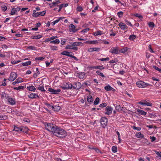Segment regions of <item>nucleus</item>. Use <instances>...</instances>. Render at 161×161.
I'll list each match as a JSON object with an SVG mask.
<instances>
[{
  "label": "nucleus",
  "instance_id": "obj_59",
  "mask_svg": "<svg viewBox=\"0 0 161 161\" xmlns=\"http://www.w3.org/2000/svg\"><path fill=\"white\" fill-rule=\"evenodd\" d=\"M76 10L79 12H81V11L83 10V8L81 7V6H78L77 7Z\"/></svg>",
  "mask_w": 161,
  "mask_h": 161
},
{
  "label": "nucleus",
  "instance_id": "obj_36",
  "mask_svg": "<svg viewBox=\"0 0 161 161\" xmlns=\"http://www.w3.org/2000/svg\"><path fill=\"white\" fill-rule=\"evenodd\" d=\"M50 42L55 44H58L60 43V41L59 39H56L54 40L51 41Z\"/></svg>",
  "mask_w": 161,
  "mask_h": 161
},
{
  "label": "nucleus",
  "instance_id": "obj_51",
  "mask_svg": "<svg viewBox=\"0 0 161 161\" xmlns=\"http://www.w3.org/2000/svg\"><path fill=\"white\" fill-rule=\"evenodd\" d=\"M24 87L23 86H19L18 87H14V90H19L21 89H24Z\"/></svg>",
  "mask_w": 161,
  "mask_h": 161
},
{
  "label": "nucleus",
  "instance_id": "obj_6",
  "mask_svg": "<svg viewBox=\"0 0 161 161\" xmlns=\"http://www.w3.org/2000/svg\"><path fill=\"white\" fill-rule=\"evenodd\" d=\"M138 103V104L143 105H147L148 106H152V103L149 102V100H143L140 101Z\"/></svg>",
  "mask_w": 161,
  "mask_h": 161
},
{
  "label": "nucleus",
  "instance_id": "obj_61",
  "mask_svg": "<svg viewBox=\"0 0 161 161\" xmlns=\"http://www.w3.org/2000/svg\"><path fill=\"white\" fill-rule=\"evenodd\" d=\"M66 42V41L64 39H62L60 41V43L61 45H64L65 44Z\"/></svg>",
  "mask_w": 161,
  "mask_h": 161
},
{
  "label": "nucleus",
  "instance_id": "obj_54",
  "mask_svg": "<svg viewBox=\"0 0 161 161\" xmlns=\"http://www.w3.org/2000/svg\"><path fill=\"white\" fill-rule=\"evenodd\" d=\"M125 22L126 24H127V25H129V26H130L131 27H132L133 25L131 24V23L130 22L127 20H125Z\"/></svg>",
  "mask_w": 161,
  "mask_h": 161
},
{
  "label": "nucleus",
  "instance_id": "obj_58",
  "mask_svg": "<svg viewBox=\"0 0 161 161\" xmlns=\"http://www.w3.org/2000/svg\"><path fill=\"white\" fill-rule=\"evenodd\" d=\"M132 128L134 130H136L138 131H140L141 129V128L140 127H136V126H133Z\"/></svg>",
  "mask_w": 161,
  "mask_h": 161
},
{
  "label": "nucleus",
  "instance_id": "obj_55",
  "mask_svg": "<svg viewBox=\"0 0 161 161\" xmlns=\"http://www.w3.org/2000/svg\"><path fill=\"white\" fill-rule=\"evenodd\" d=\"M107 104L106 103H102L101 104H100L99 105V107H106Z\"/></svg>",
  "mask_w": 161,
  "mask_h": 161
},
{
  "label": "nucleus",
  "instance_id": "obj_8",
  "mask_svg": "<svg viewBox=\"0 0 161 161\" xmlns=\"http://www.w3.org/2000/svg\"><path fill=\"white\" fill-rule=\"evenodd\" d=\"M73 87L72 83L70 82L64 83L62 86H61L62 89L65 90L71 89Z\"/></svg>",
  "mask_w": 161,
  "mask_h": 161
},
{
  "label": "nucleus",
  "instance_id": "obj_18",
  "mask_svg": "<svg viewBox=\"0 0 161 161\" xmlns=\"http://www.w3.org/2000/svg\"><path fill=\"white\" fill-rule=\"evenodd\" d=\"M28 97L31 99H34L36 97H39V96L37 94L35 93H31L30 95H28Z\"/></svg>",
  "mask_w": 161,
  "mask_h": 161
},
{
  "label": "nucleus",
  "instance_id": "obj_47",
  "mask_svg": "<svg viewBox=\"0 0 161 161\" xmlns=\"http://www.w3.org/2000/svg\"><path fill=\"white\" fill-rule=\"evenodd\" d=\"M148 25L149 26V27L153 28L154 27L155 25L153 22H149L148 23Z\"/></svg>",
  "mask_w": 161,
  "mask_h": 161
},
{
  "label": "nucleus",
  "instance_id": "obj_39",
  "mask_svg": "<svg viewBox=\"0 0 161 161\" xmlns=\"http://www.w3.org/2000/svg\"><path fill=\"white\" fill-rule=\"evenodd\" d=\"M136 36L135 35H134V34L130 35L129 37V39H130V40H132L133 41L134 40L136 39Z\"/></svg>",
  "mask_w": 161,
  "mask_h": 161
},
{
  "label": "nucleus",
  "instance_id": "obj_24",
  "mask_svg": "<svg viewBox=\"0 0 161 161\" xmlns=\"http://www.w3.org/2000/svg\"><path fill=\"white\" fill-rule=\"evenodd\" d=\"M61 108V107L58 106V105H55L53 106V110L55 111H58Z\"/></svg>",
  "mask_w": 161,
  "mask_h": 161
},
{
  "label": "nucleus",
  "instance_id": "obj_17",
  "mask_svg": "<svg viewBox=\"0 0 161 161\" xmlns=\"http://www.w3.org/2000/svg\"><path fill=\"white\" fill-rule=\"evenodd\" d=\"M8 102L11 105H14L15 104V101L13 97L9 98L8 99Z\"/></svg>",
  "mask_w": 161,
  "mask_h": 161
},
{
  "label": "nucleus",
  "instance_id": "obj_60",
  "mask_svg": "<svg viewBox=\"0 0 161 161\" xmlns=\"http://www.w3.org/2000/svg\"><path fill=\"white\" fill-rule=\"evenodd\" d=\"M64 18V17H59L58 19H57L56 20L54 21L55 24L58 23L59 21L60 20L62 19H63Z\"/></svg>",
  "mask_w": 161,
  "mask_h": 161
},
{
  "label": "nucleus",
  "instance_id": "obj_13",
  "mask_svg": "<svg viewBox=\"0 0 161 161\" xmlns=\"http://www.w3.org/2000/svg\"><path fill=\"white\" fill-rule=\"evenodd\" d=\"M118 25L121 29L123 30H127L128 28L127 25L123 22H120L119 23Z\"/></svg>",
  "mask_w": 161,
  "mask_h": 161
},
{
  "label": "nucleus",
  "instance_id": "obj_9",
  "mask_svg": "<svg viewBox=\"0 0 161 161\" xmlns=\"http://www.w3.org/2000/svg\"><path fill=\"white\" fill-rule=\"evenodd\" d=\"M17 77V74L15 72H11L10 75V76L8 80L10 81H13Z\"/></svg>",
  "mask_w": 161,
  "mask_h": 161
},
{
  "label": "nucleus",
  "instance_id": "obj_63",
  "mask_svg": "<svg viewBox=\"0 0 161 161\" xmlns=\"http://www.w3.org/2000/svg\"><path fill=\"white\" fill-rule=\"evenodd\" d=\"M156 154L159 157H161V152H158L155 151Z\"/></svg>",
  "mask_w": 161,
  "mask_h": 161
},
{
  "label": "nucleus",
  "instance_id": "obj_53",
  "mask_svg": "<svg viewBox=\"0 0 161 161\" xmlns=\"http://www.w3.org/2000/svg\"><path fill=\"white\" fill-rule=\"evenodd\" d=\"M116 133L117 134L118 136V140H119V142H121V138L120 137V133H119V132L118 131H117L116 132Z\"/></svg>",
  "mask_w": 161,
  "mask_h": 161
},
{
  "label": "nucleus",
  "instance_id": "obj_49",
  "mask_svg": "<svg viewBox=\"0 0 161 161\" xmlns=\"http://www.w3.org/2000/svg\"><path fill=\"white\" fill-rule=\"evenodd\" d=\"M110 59L108 57H107L106 58H101L99 59L98 60L101 61H108Z\"/></svg>",
  "mask_w": 161,
  "mask_h": 161
},
{
  "label": "nucleus",
  "instance_id": "obj_23",
  "mask_svg": "<svg viewBox=\"0 0 161 161\" xmlns=\"http://www.w3.org/2000/svg\"><path fill=\"white\" fill-rule=\"evenodd\" d=\"M136 111L140 114L142 115H146L147 113L146 112L139 109H137Z\"/></svg>",
  "mask_w": 161,
  "mask_h": 161
},
{
  "label": "nucleus",
  "instance_id": "obj_29",
  "mask_svg": "<svg viewBox=\"0 0 161 161\" xmlns=\"http://www.w3.org/2000/svg\"><path fill=\"white\" fill-rule=\"evenodd\" d=\"M83 43L81 42H76L72 43V45L74 46L75 47H76V46H79L81 44H82Z\"/></svg>",
  "mask_w": 161,
  "mask_h": 161
},
{
  "label": "nucleus",
  "instance_id": "obj_3",
  "mask_svg": "<svg viewBox=\"0 0 161 161\" xmlns=\"http://www.w3.org/2000/svg\"><path fill=\"white\" fill-rule=\"evenodd\" d=\"M136 85L137 86L140 88H145L148 86H151V85L149 83L144 82V81L140 80L138 81L136 83Z\"/></svg>",
  "mask_w": 161,
  "mask_h": 161
},
{
  "label": "nucleus",
  "instance_id": "obj_20",
  "mask_svg": "<svg viewBox=\"0 0 161 161\" xmlns=\"http://www.w3.org/2000/svg\"><path fill=\"white\" fill-rule=\"evenodd\" d=\"M87 101L88 103H92L93 102V98L90 94H89V95L87 96Z\"/></svg>",
  "mask_w": 161,
  "mask_h": 161
},
{
  "label": "nucleus",
  "instance_id": "obj_50",
  "mask_svg": "<svg viewBox=\"0 0 161 161\" xmlns=\"http://www.w3.org/2000/svg\"><path fill=\"white\" fill-rule=\"evenodd\" d=\"M89 28H86L81 31L80 32H82L83 33H85L87 32L88 31H89Z\"/></svg>",
  "mask_w": 161,
  "mask_h": 161
},
{
  "label": "nucleus",
  "instance_id": "obj_41",
  "mask_svg": "<svg viewBox=\"0 0 161 161\" xmlns=\"http://www.w3.org/2000/svg\"><path fill=\"white\" fill-rule=\"evenodd\" d=\"M17 12L16 11L15 8H13L11 9L10 14L11 15H14Z\"/></svg>",
  "mask_w": 161,
  "mask_h": 161
},
{
  "label": "nucleus",
  "instance_id": "obj_27",
  "mask_svg": "<svg viewBox=\"0 0 161 161\" xmlns=\"http://www.w3.org/2000/svg\"><path fill=\"white\" fill-rule=\"evenodd\" d=\"M70 28L72 30V31L75 32L77 31V30H75V26L73 25V24H71L70 25Z\"/></svg>",
  "mask_w": 161,
  "mask_h": 161
},
{
  "label": "nucleus",
  "instance_id": "obj_57",
  "mask_svg": "<svg viewBox=\"0 0 161 161\" xmlns=\"http://www.w3.org/2000/svg\"><path fill=\"white\" fill-rule=\"evenodd\" d=\"M39 12H36L34 14H33L32 16L33 17H39Z\"/></svg>",
  "mask_w": 161,
  "mask_h": 161
},
{
  "label": "nucleus",
  "instance_id": "obj_31",
  "mask_svg": "<svg viewBox=\"0 0 161 161\" xmlns=\"http://www.w3.org/2000/svg\"><path fill=\"white\" fill-rule=\"evenodd\" d=\"M96 73L97 75H98L102 77L103 78H104L105 77L103 73L102 72H101L100 70H97L96 72Z\"/></svg>",
  "mask_w": 161,
  "mask_h": 161
},
{
  "label": "nucleus",
  "instance_id": "obj_16",
  "mask_svg": "<svg viewBox=\"0 0 161 161\" xmlns=\"http://www.w3.org/2000/svg\"><path fill=\"white\" fill-rule=\"evenodd\" d=\"M65 49H73L75 51L78 50V48L77 47H75L74 46L72 45V43L71 45H67L66 46V47H65Z\"/></svg>",
  "mask_w": 161,
  "mask_h": 161
},
{
  "label": "nucleus",
  "instance_id": "obj_64",
  "mask_svg": "<svg viewBox=\"0 0 161 161\" xmlns=\"http://www.w3.org/2000/svg\"><path fill=\"white\" fill-rule=\"evenodd\" d=\"M17 80H18V83L23 82V81L22 78H19V77L18 79H17Z\"/></svg>",
  "mask_w": 161,
  "mask_h": 161
},
{
  "label": "nucleus",
  "instance_id": "obj_32",
  "mask_svg": "<svg viewBox=\"0 0 161 161\" xmlns=\"http://www.w3.org/2000/svg\"><path fill=\"white\" fill-rule=\"evenodd\" d=\"M1 96L2 98H7L8 97V94L6 93L5 92H2V94H1Z\"/></svg>",
  "mask_w": 161,
  "mask_h": 161
},
{
  "label": "nucleus",
  "instance_id": "obj_38",
  "mask_svg": "<svg viewBox=\"0 0 161 161\" xmlns=\"http://www.w3.org/2000/svg\"><path fill=\"white\" fill-rule=\"evenodd\" d=\"M136 136L137 138H143L144 135L142 134L140 132H138L136 134Z\"/></svg>",
  "mask_w": 161,
  "mask_h": 161
},
{
  "label": "nucleus",
  "instance_id": "obj_45",
  "mask_svg": "<svg viewBox=\"0 0 161 161\" xmlns=\"http://www.w3.org/2000/svg\"><path fill=\"white\" fill-rule=\"evenodd\" d=\"M61 90L60 89H57V90L54 89L53 90V94H58L59 92H60Z\"/></svg>",
  "mask_w": 161,
  "mask_h": 161
},
{
  "label": "nucleus",
  "instance_id": "obj_48",
  "mask_svg": "<svg viewBox=\"0 0 161 161\" xmlns=\"http://www.w3.org/2000/svg\"><path fill=\"white\" fill-rule=\"evenodd\" d=\"M46 11H43L42 12H39V16H43L45 14Z\"/></svg>",
  "mask_w": 161,
  "mask_h": 161
},
{
  "label": "nucleus",
  "instance_id": "obj_62",
  "mask_svg": "<svg viewBox=\"0 0 161 161\" xmlns=\"http://www.w3.org/2000/svg\"><path fill=\"white\" fill-rule=\"evenodd\" d=\"M2 8L4 12H5L7 9V8L6 6H2Z\"/></svg>",
  "mask_w": 161,
  "mask_h": 161
},
{
  "label": "nucleus",
  "instance_id": "obj_5",
  "mask_svg": "<svg viewBox=\"0 0 161 161\" xmlns=\"http://www.w3.org/2000/svg\"><path fill=\"white\" fill-rule=\"evenodd\" d=\"M109 53H111L113 54H119V47H112L109 50Z\"/></svg>",
  "mask_w": 161,
  "mask_h": 161
},
{
  "label": "nucleus",
  "instance_id": "obj_4",
  "mask_svg": "<svg viewBox=\"0 0 161 161\" xmlns=\"http://www.w3.org/2000/svg\"><path fill=\"white\" fill-rule=\"evenodd\" d=\"M101 126L103 128H105L108 123V119L105 117H102L100 120Z\"/></svg>",
  "mask_w": 161,
  "mask_h": 161
},
{
  "label": "nucleus",
  "instance_id": "obj_56",
  "mask_svg": "<svg viewBox=\"0 0 161 161\" xmlns=\"http://www.w3.org/2000/svg\"><path fill=\"white\" fill-rule=\"evenodd\" d=\"M118 61V60L117 59H115L114 60H112L109 61V63H117Z\"/></svg>",
  "mask_w": 161,
  "mask_h": 161
},
{
  "label": "nucleus",
  "instance_id": "obj_52",
  "mask_svg": "<svg viewBox=\"0 0 161 161\" xmlns=\"http://www.w3.org/2000/svg\"><path fill=\"white\" fill-rule=\"evenodd\" d=\"M45 58L44 57H38V58H35L36 60H39V61H42Z\"/></svg>",
  "mask_w": 161,
  "mask_h": 161
},
{
  "label": "nucleus",
  "instance_id": "obj_43",
  "mask_svg": "<svg viewBox=\"0 0 161 161\" xmlns=\"http://www.w3.org/2000/svg\"><path fill=\"white\" fill-rule=\"evenodd\" d=\"M99 100L100 99L98 97H97L94 102V105L98 104Z\"/></svg>",
  "mask_w": 161,
  "mask_h": 161
},
{
  "label": "nucleus",
  "instance_id": "obj_14",
  "mask_svg": "<svg viewBox=\"0 0 161 161\" xmlns=\"http://www.w3.org/2000/svg\"><path fill=\"white\" fill-rule=\"evenodd\" d=\"M91 69H100L102 70L104 69V68L102 65H96L93 66H92L91 67Z\"/></svg>",
  "mask_w": 161,
  "mask_h": 161
},
{
  "label": "nucleus",
  "instance_id": "obj_22",
  "mask_svg": "<svg viewBox=\"0 0 161 161\" xmlns=\"http://www.w3.org/2000/svg\"><path fill=\"white\" fill-rule=\"evenodd\" d=\"M72 54V53L71 52H69L67 51H64L61 53V54L62 55H65V56L70 57V54Z\"/></svg>",
  "mask_w": 161,
  "mask_h": 161
},
{
  "label": "nucleus",
  "instance_id": "obj_44",
  "mask_svg": "<svg viewBox=\"0 0 161 161\" xmlns=\"http://www.w3.org/2000/svg\"><path fill=\"white\" fill-rule=\"evenodd\" d=\"M7 118V117L6 115H0V120H5Z\"/></svg>",
  "mask_w": 161,
  "mask_h": 161
},
{
  "label": "nucleus",
  "instance_id": "obj_46",
  "mask_svg": "<svg viewBox=\"0 0 161 161\" xmlns=\"http://www.w3.org/2000/svg\"><path fill=\"white\" fill-rule=\"evenodd\" d=\"M117 15L119 18H121L123 16V12H119L117 13Z\"/></svg>",
  "mask_w": 161,
  "mask_h": 161
},
{
  "label": "nucleus",
  "instance_id": "obj_35",
  "mask_svg": "<svg viewBox=\"0 0 161 161\" xmlns=\"http://www.w3.org/2000/svg\"><path fill=\"white\" fill-rule=\"evenodd\" d=\"M104 89L106 90L107 91H110V90H111L112 89H113L112 87L110 86V85L106 86L104 87Z\"/></svg>",
  "mask_w": 161,
  "mask_h": 161
},
{
  "label": "nucleus",
  "instance_id": "obj_34",
  "mask_svg": "<svg viewBox=\"0 0 161 161\" xmlns=\"http://www.w3.org/2000/svg\"><path fill=\"white\" fill-rule=\"evenodd\" d=\"M111 150L112 152L115 153L117 151V147L116 146H113L112 147Z\"/></svg>",
  "mask_w": 161,
  "mask_h": 161
},
{
  "label": "nucleus",
  "instance_id": "obj_42",
  "mask_svg": "<svg viewBox=\"0 0 161 161\" xmlns=\"http://www.w3.org/2000/svg\"><path fill=\"white\" fill-rule=\"evenodd\" d=\"M27 48L29 50H36V47L32 46H29L27 47Z\"/></svg>",
  "mask_w": 161,
  "mask_h": 161
},
{
  "label": "nucleus",
  "instance_id": "obj_19",
  "mask_svg": "<svg viewBox=\"0 0 161 161\" xmlns=\"http://www.w3.org/2000/svg\"><path fill=\"white\" fill-rule=\"evenodd\" d=\"M27 89L29 91L35 92L36 90V88L33 86L31 85L27 87Z\"/></svg>",
  "mask_w": 161,
  "mask_h": 161
},
{
  "label": "nucleus",
  "instance_id": "obj_15",
  "mask_svg": "<svg viewBox=\"0 0 161 161\" xmlns=\"http://www.w3.org/2000/svg\"><path fill=\"white\" fill-rule=\"evenodd\" d=\"M81 87V85L79 82H76L75 83V85L73 86L72 87L74 89H79Z\"/></svg>",
  "mask_w": 161,
  "mask_h": 161
},
{
  "label": "nucleus",
  "instance_id": "obj_7",
  "mask_svg": "<svg viewBox=\"0 0 161 161\" xmlns=\"http://www.w3.org/2000/svg\"><path fill=\"white\" fill-rule=\"evenodd\" d=\"M38 89L41 90L42 92H45L46 91L44 89V85L42 83H40V82H38L37 84L34 85Z\"/></svg>",
  "mask_w": 161,
  "mask_h": 161
},
{
  "label": "nucleus",
  "instance_id": "obj_1",
  "mask_svg": "<svg viewBox=\"0 0 161 161\" xmlns=\"http://www.w3.org/2000/svg\"><path fill=\"white\" fill-rule=\"evenodd\" d=\"M53 135L59 138H64L67 136L66 131L61 127L56 126L53 133Z\"/></svg>",
  "mask_w": 161,
  "mask_h": 161
},
{
  "label": "nucleus",
  "instance_id": "obj_12",
  "mask_svg": "<svg viewBox=\"0 0 161 161\" xmlns=\"http://www.w3.org/2000/svg\"><path fill=\"white\" fill-rule=\"evenodd\" d=\"M100 50V48L99 47H91L89 48L87 51L89 52H92L94 51L98 52Z\"/></svg>",
  "mask_w": 161,
  "mask_h": 161
},
{
  "label": "nucleus",
  "instance_id": "obj_21",
  "mask_svg": "<svg viewBox=\"0 0 161 161\" xmlns=\"http://www.w3.org/2000/svg\"><path fill=\"white\" fill-rule=\"evenodd\" d=\"M85 76V74L84 72H81L80 73L77 74V76L80 79H83Z\"/></svg>",
  "mask_w": 161,
  "mask_h": 161
},
{
  "label": "nucleus",
  "instance_id": "obj_40",
  "mask_svg": "<svg viewBox=\"0 0 161 161\" xmlns=\"http://www.w3.org/2000/svg\"><path fill=\"white\" fill-rule=\"evenodd\" d=\"M134 16L139 18L141 20H142V19L143 18L142 15L138 14H134Z\"/></svg>",
  "mask_w": 161,
  "mask_h": 161
},
{
  "label": "nucleus",
  "instance_id": "obj_2",
  "mask_svg": "<svg viewBox=\"0 0 161 161\" xmlns=\"http://www.w3.org/2000/svg\"><path fill=\"white\" fill-rule=\"evenodd\" d=\"M45 129L51 132L53 134L56 127V126L55 124L49 123L45 124Z\"/></svg>",
  "mask_w": 161,
  "mask_h": 161
},
{
  "label": "nucleus",
  "instance_id": "obj_11",
  "mask_svg": "<svg viewBox=\"0 0 161 161\" xmlns=\"http://www.w3.org/2000/svg\"><path fill=\"white\" fill-rule=\"evenodd\" d=\"M25 130H27V129L25 128L24 127H17V126H14V130L17 131H23L25 132Z\"/></svg>",
  "mask_w": 161,
  "mask_h": 161
},
{
  "label": "nucleus",
  "instance_id": "obj_10",
  "mask_svg": "<svg viewBox=\"0 0 161 161\" xmlns=\"http://www.w3.org/2000/svg\"><path fill=\"white\" fill-rule=\"evenodd\" d=\"M113 110V108L111 106H107L105 108L104 113L105 114H107L108 115H110L112 113V111Z\"/></svg>",
  "mask_w": 161,
  "mask_h": 161
},
{
  "label": "nucleus",
  "instance_id": "obj_25",
  "mask_svg": "<svg viewBox=\"0 0 161 161\" xmlns=\"http://www.w3.org/2000/svg\"><path fill=\"white\" fill-rule=\"evenodd\" d=\"M97 43V41H87L85 42V43L89 44H95Z\"/></svg>",
  "mask_w": 161,
  "mask_h": 161
},
{
  "label": "nucleus",
  "instance_id": "obj_30",
  "mask_svg": "<svg viewBox=\"0 0 161 161\" xmlns=\"http://www.w3.org/2000/svg\"><path fill=\"white\" fill-rule=\"evenodd\" d=\"M103 34V31L100 30H98L94 33L95 36H98L99 35H102Z\"/></svg>",
  "mask_w": 161,
  "mask_h": 161
},
{
  "label": "nucleus",
  "instance_id": "obj_37",
  "mask_svg": "<svg viewBox=\"0 0 161 161\" xmlns=\"http://www.w3.org/2000/svg\"><path fill=\"white\" fill-rule=\"evenodd\" d=\"M45 104L49 108L53 110V105L52 104H49V103H45Z\"/></svg>",
  "mask_w": 161,
  "mask_h": 161
},
{
  "label": "nucleus",
  "instance_id": "obj_33",
  "mask_svg": "<svg viewBox=\"0 0 161 161\" xmlns=\"http://www.w3.org/2000/svg\"><path fill=\"white\" fill-rule=\"evenodd\" d=\"M42 36L41 35H38L37 36H31L32 39H40L42 38Z\"/></svg>",
  "mask_w": 161,
  "mask_h": 161
},
{
  "label": "nucleus",
  "instance_id": "obj_26",
  "mask_svg": "<svg viewBox=\"0 0 161 161\" xmlns=\"http://www.w3.org/2000/svg\"><path fill=\"white\" fill-rule=\"evenodd\" d=\"M31 64V61H26L25 62H23L21 63L22 65L23 66H27L30 65Z\"/></svg>",
  "mask_w": 161,
  "mask_h": 161
},
{
  "label": "nucleus",
  "instance_id": "obj_28",
  "mask_svg": "<svg viewBox=\"0 0 161 161\" xmlns=\"http://www.w3.org/2000/svg\"><path fill=\"white\" fill-rule=\"evenodd\" d=\"M128 50L127 47H123L121 49H119V53H125Z\"/></svg>",
  "mask_w": 161,
  "mask_h": 161
}]
</instances>
